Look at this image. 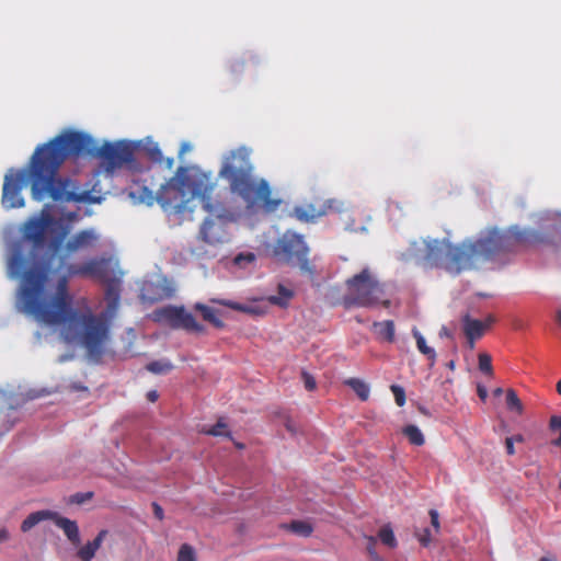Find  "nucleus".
I'll return each mask as SVG.
<instances>
[{"mask_svg": "<svg viewBox=\"0 0 561 561\" xmlns=\"http://www.w3.org/2000/svg\"><path fill=\"white\" fill-rule=\"evenodd\" d=\"M66 237V231H62L61 233H59L53 241V248L54 250H57L59 249V247L61 245L64 239Z\"/></svg>", "mask_w": 561, "mask_h": 561, "instance_id": "nucleus-43", "label": "nucleus"}, {"mask_svg": "<svg viewBox=\"0 0 561 561\" xmlns=\"http://www.w3.org/2000/svg\"><path fill=\"white\" fill-rule=\"evenodd\" d=\"M106 535H107V530H105V529L101 530L92 541H89L85 546H83L82 548H80L78 550V552H77L78 558L81 561H91L94 558L95 552L101 547Z\"/></svg>", "mask_w": 561, "mask_h": 561, "instance_id": "nucleus-16", "label": "nucleus"}, {"mask_svg": "<svg viewBox=\"0 0 561 561\" xmlns=\"http://www.w3.org/2000/svg\"><path fill=\"white\" fill-rule=\"evenodd\" d=\"M96 157L103 160L106 171L113 172L126 165L131 171H139L135 159V146L121 140L104 142L96 147L93 138L82 131L65 130L38 145L25 170L31 187L32 198L42 202L51 199L56 203H83L90 199L89 191H80L77 181L59 175V169L70 157Z\"/></svg>", "mask_w": 561, "mask_h": 561, "instance_id": "nucleus-1", "label": "nucleus"}, {"mask_svg": "<svg viewBox=\"0 0 561 561\" xmlns=\"http://www.w3.org/2000/svg\"><path fill=\"white\" fill-rule=\"evenodd\" d=\"M203 432L211 436H231L230 432L227 431V424L222 420H219L215 425Z\"/></svg>", "mask_w": 561, "mask_h": 561, "instance_id": "nucleus-31", "label": "nucleus"}, {"mask_svg": "<svg viewBox=\"0 0 561 561\" xmlns=\"http://www.w3.org/2000/svg\"><path fill=\"white\" fill-rule=\"evenodd\" d=\"M362 401H367L370 394L369 386L359 378H348L344 381Z\"/></svg>", "mask_w": 561, "mask_h": 561, "instance_id": "nucleus-24", "label": "nucleus"}, {"mask_svg": "<svg viewBox=\"0 0 561 561\" xmlns=\"http://www.w3.org/2000/svg\"><path fill=\"white\" fill-rule=\"evenodd\" d=\"M393 396H394V401L396 403L399 405V407H403L405 404V391L404 389L401 387V386H398V385H392L390 387Z\"/></svg>", "mask_w": 561, "mask_h": 561, "instance_id": "nucleus-33", "label": "nucleus"}, {"mask_svg": "<svg viewBox=\"0 0 561 561\" xmlns=\"http://www.w3.org/2000/svg\"><path fill=\"white\" fill-rule=\"evenodd\" d=\"M211 302L229 307V308H231L233 310H243V307L240 304L233 302V301H230V300L211 299Z\"/></svg>", "mask_w": 561, "mask_h": 561, "instance_id": "nucleus-36", "label": "nucleus"}, {"mask_svg": "<svg viewBox=\"0 0 561 561\" xmlns=\"http://www.w3.org/2000/svg\"><path fill=\"white\" fill-rule=\"evenodd\" d=\"M23 187V174L5 175L2 188V205L7 209L24 206V198L21 195Z\"/></svg>", "mask_w": 561, "mask_h": 561, "instance_id": "nucleus-10", "label": "nucleus"}, {"mask_svg": "<svg viewBox=\"0 0 561 561\" xmlns=\"http://www.w3.org/2000/svg\"><path fill=\"white\" fill-rule=\"evenodd\" d=\"M375 561H383L379 556H376V559H374Z\"/></svg>", "mask_w": 561, "mask_h": 561, "instance_id": "nucleus-57", "label": "nucleus"}, {"mask_svg": "<svg viewBox=\"0 0 561 561\" xmlns=\"http://www.w3.org/2000/svg\"><path fill=\"white\" fill-rule=\"evenodd\" d=\"M539 561H552V560H550V559H548V558H546V557H542V558H540V560H539Z\"/></svg>", "mask_w": 561, "mask_h": 561, "instance_id": "nucleus-56", "label": "nucleus"}, {"mask_svg": "<svg viewBox=\"0 0 561 561\" xmlns=\"http://www.w3.org/2000/svg\"><path fill=\"white\" fill-rule=\"evenodd\" d=\"M75 276L91 277L103 284L117 280L118 263L112 257H93L67 265L66 273L57 280L55 294L50 298L45 295L32 317L41 323L60 325L65 341L80 344L90 358L100 362L110 340V322L104 313L94 314L89 306L81 310L72 308L68 283Z\"/></svg>", "mask_w": 561, "mask_h": 561, "instance_id": "nucleus-2", "label": "nucleus"}, {"mask_svg": "<svg viewBox=\"0 0 561 561\" xmlns=\"http://www.w3.org/2000/svg\"><path fill=\"white\" fill-rule=\"evenodd\" d=\"M505 447H506V453L510 456L514 455L515 454L514 438L506 437V439H505Z\"/></svg>", "mask_w": 561, "mask_h": 561, "instance_id": "nucleus-44", "label": "nucleus"}, {"mask_svg": "<svg viewBox=\"0 0 561 561\" xmlns=\"http://www.w3.org/2000/svg\"><path fill=\"white\" fill-rule=\"evenodd\" d=\"M53 519L55 525L64 530V534L72 545L78 546L80 543L79 527L75 520L58 516L56 513H54Z\"/></svg>", "mask_w": 561, "mask_h": 561, "instance_id": "nucleus-15", "label": "nucleus"}, {"mask_svg": "<svg viewBox=\"0 0 561 561\" xmlns=\"http://www.w3.org/2000/svg\"><path fill=\"white\" fill-rule=\"evenodd\" d=\"M412 333L413 337L415 339L419 352L427 357L430 362L428 366L432 368L435 365L437 357L435 350L426 344L425 337L420 333L417 329H413Z\"/></svg>", "mask_w": 561, "mask_h": 561, "instance_id": "nucleus-21", "label": "nucleus"}, {"mask_svg": "<svg viewBox=\"0 0 561 561\" xmlns=\"http://www.w3.org/2000/svg\"><path fill=\"white\" fill-rule=\"evenodd\" d=\"M248 261V262H253L255 260V255L253 253H247V254H239L236 256L234 259V262L237 264H240L241 261Z\"/></svg>", "mask_w": 561, "mask_h": 561, "instance_id": "nucleus-40", "label": "nucleus"}, {"mask_svg": "<svg viewBox=\"0 0 561 561\" xmlns=\"http://www.w3.org/2000/svg\"><path fill=\"white\" fill-rule=\"evenodd\" d=\"M219 176L228 182L231 193L242 198L248 207L259 206L265 213H274L282 204L280 198L272 197L268 182L254 175L250 151L244 147L225 157Z\"/></svg>", "mask_w": 561, "mask_h": 561, "instance_id": "nucleus-6", "label": "nucleus"}, {"mask_svg": "<svg viewBox=\"0 0 561 561\" xmlns=\"http://www.w3.org/2000/svg\"><path fill=\"white\" fill-rule=\"evenodd\" d=\"M431 524L436 531H439V515L436 510L430 511Z\"/></svg>", "mask_w": 561, "mask_h": 561, "instance_id": "nucleus-38", "label": "nucleus"}, {"mask_svg": "<svg viewBox=\"0 0 561 561\" xmlns=\"http://www.w3.org/2000/svg\"><path fill=\"white\" fill-rule=\"evenodd\" d=\"M402 433L409 439L410 444L414 446H422L425 443L424 435L416 425H407L403 427Z\"/></svg>", "mask_w": 561, "mask_h": 561, "instance_id": "nucleus-26", "label": "nucleus"}, {"mask_svg": "<svg viewBox=\"0 0 561 561\" xmlns=\"http://www.w3.org/2000/svg\"><path fill=\"white\" fill-rule=\"evenodd\" d=\"M54 218L43 213L39 217L26 220L21 238L11 247L8 257V273L12 278H20L15 307L27 316L38 311V302L44 298L46 285L51 274L50 260L43 255L47 233L53 230Z\"/></svg>", "mask_w": 561, "mask_h": 561, "instance_id": "nucleus-4", "label": "nucleus"}, {"mask_svg": "<svg viewBox=\"0 0 561 561\" xmlns=\"http://www.w3.org/2000/svg\"><path fill=\"white\" fill-rule=\"evenodd\" d=\"M301 378L305 385V388L308 391H313L317 388V382L313 376L307 371H302Z\"/></svg>", "mask_w": 561, "mask_h": 561, "instance_id": "nucleus-34", "label": "nucleus"}, {"mask_svg": "<svg viewBox=\"0 0 561 561\" xmlns=\"http://www.w3.org/2000/svg\"><path fill=\"white\" fill-rule=\"evenodd\" d=\"M92 492H87V493H76L71 496V503H76V504H82L84 503L87 500L91 499L92 497Z\"/></svg>", "mask_w": 561, "mask_h": 561, "instance_id": "nucleus-35", "label": "nucleus"}, {"mask_svg": "<svg viewBox=\"0 0 561 561\" xmlns=\"http://www.w3.org/2000/svg\"><path fill=\"white\" fill-rule=\"evenodd\" d=\"M447 366H448L450 369H454V367H455V363L451 360V362H449V363H448V365H447Z\"/></svg>", "mask_w": 561, "mask_h": 561, "instance_id": "nucleus-54", "label": "nucleus"}, {"mask_svg": "<svg viewBox=\"0 0 561 561\" xmlns=\"http://www.w3.org/2000/svg\"><path fill=\"white\" fill-rule=\"evenodd\" d=\"M146 369L152 374H167L173 369L169 360H153L147 364Z\"/></svg>", "mask_w": 561, "mask_h": 561, "instance_id": "nucleus-28", "label": "nucleus"}, {"mask_svg": "<svg viewBox=\"0 0 561 561\" xmlns=\"http://www.w3.org/2000/svg\"><path fill=\"white\" fill-rule=\"evenodd\" d=\"M100 241V234L95 229H84L71 238H69L65 244V252L68 255L75 254L80 251H87L98 245Z\"/></svg>", "mask_w": 561, "mask_h": 561, "instance_id": "nucleus-12", "label": "nucleus"}, {"mask_svg": "<svg viewBox=\"0 0 561 561\" xmlns=\"http://www.w3.org/2000/svg\"><path fill=\"white\" fill-rule=\"evenodd\" d=\"M540 240L534 230H520L517 227L508 230L492 228L478 239H467L453 244L446 239L423 241L422 254L414 253L417 264L425 268L442 267L453 275L477 268L480 263L494 261L503 254L513 252L518 245Z\"/></svg>", "mask_w": 561, "mask_h": 561, "instance_id": "nucleus-3", "label": "nucleus"}, {"mask_svg": "<svg viewBox=\"0 0 561 561\" xmlns=\"http://www.w3.org/2000/svg\"><path fill=\"white\" fill-rule=\"evenodd\" d=\"M495 322V318L493 316H488L485 321H483V323L486 325V329Z\"/></svg>", "mask_w": 561, "mask_h": 561, "instance_id": "nucleus-49", "label": "nucleus"}, {"mask_svg": "<svg viewBox=\"0 0 561 561\" xmlns=\"http://www.w3.org/2000/svg\"><path fill=\"white\" fill-rule=\"evenodd\" d=\"M557 321L561 324V309L557 312Z\"/></svg>", "mask_w": 561, "mask_h": 561, "instance_id": "nucleus-52", "label": "nucleus"}, {"mask_svg": "<svg viewBox=\"0 0 561 561\" xmlns=\"http://www.w3.org/2000/svg\"><path fill=\"white\" fill-rule=\"evenodd\" d=\"M225 207L219 214H209L215 216L216 219L206 218L201 227L199 237L201 239L209 244L221 243L226 239L225 222L222 221Z\"/></svg>", "mask_w": 561, "mask_h": 561, "instance_id": "nucleus-11", "label": "nucleus"}, {"mask_svg": "<svg viewBox=\"0 0 561 561\" xmlns=\"http://www.w3.org/2000/svg\"><path fill=\"white\" fill-rule=\"evenodd\" d=\"M9 533L7 529H0V542L8 540Z\"/></svg>", "mask_w": 561, "mask_h": 561, "instance_id": "nucleus-48", "label": "nucleus"}, {"mask_svg": "<svg viewBox=\"0 0 561 561\" xmlns=\"http://www.w3.org/2000/svg\"><path fill=\"white\" fill-rule=\"evenodd\" d=\"M105 299L107 301V309L110 312H115L118 308L121 297L119 277L117 280L105 283Z\"/></svg>", "mask_w": 561, "mask_h": 561, "instance_id": "nucleus-17", "label": "nucleus"}, {"mask_svg": "<svg viewBox=\"0 0 561 561\" xmlns=\"http://www.w3.org/2000/svg\"><path fill=\"white\" fill-rule=\"evenodd\" d=\"M557 392L561 396V379L557 382Z\"/></svg>", "mask_w": 561, "mask_h": 561, "instance_id": "nucleus-51", "label": "nucleus"}, {"mask_svg": "<svg viewBox=\"0 0 561 561\" xmlns=\"http://www.w3.org/2000/svg\"><path fill=\"white\" fill-rule=\"evenodd\" d=\"M236 446L239 448V449H242L244 446L243 444H240V443H237Z\"/></svg>", "mask_w": 561, "mask_h": 561, "instance_id": "nucleus-55", "label": "nucleus"}, {"mask_svg": "<svg viewBox=\"0 0 561 561\" xmlns=\"http://www.w3.org/2000/svg\"><path fill=\"white\" fill-rule=\"evenodd\" d=\"M274 255L283 262L299 266L302 271H309V248L304 236L291 230L285 231L275 242Z\"/></svg>", "mask_w": 561, "mask_h": 561, "instance_id": "nucleus-8", "label": "nucleus"}, {"mask_svg": "<svg viewBox=\"0 0 561 561\" xmlns=\"http://www.w3.org/2000/svg\"><path fill=\"white\" fill-rule=\"evenodd\" d=\"M347 293L343 297L345 307H373L379 302L388 308L390 300H380L382 286L371 276L368 268L346 280Z\"/></svg>", "mask_w": 561, "mask_h": 561, "instance_id": "nucleus-7", "label": "nucleus"}, {"mask_svg": "<svg viewBox=\"0 0 561 561\" xmlns=\"http://www.w3.org/2000/svg\"><path fill=\"white\" fill-rule=\"evenodd\" d=\"M130 196L135 197L136 196V192L131 191L130 192Z\"/></svg>", "mask_w": 561, "mask_h": 561, "instance_id": "nucleus-58", "label": "nucleus"}, {"mask_svg": "<svg viewBox=\"0 0 561 561\" xmlns=\"http://www.w3.org/2000/svg\"><path fill=\"white\" fill-rule=\"evenodd\" d=\"M462 329L467 340L470 343V347L474 346V341L480 339L486 325L481 320L472 319L469 314L462 317Z\"/></svg>", "mask_w": 561, "mask_h": 561, "instance_id": "nucleus-14", "label": "nucleus"}, {"mask_svg": "<svg viewBox=\"0 0 561 561\" xmlns=\"http://www.w3.org/2000/svg\"><path fill=\"white\" fill-rule=\"evenodd\" d=\"M216 187L217 184L209 173L179 167L175 174L160 187L156 199L167 214L181 219L191 218L193 209L190 203L195 197L201 201L205 211L219 214L222 203L214 196Z\"/></svg>", "mask_w": 561, "mask_h": 561, "instance_id": "nucleus-5", "label": "nucleus"}, {"mask_svg": "<svg viewBox=\"0 0 561 561\" xmlns=\"http://www.w3.org/2000/svg\"><path fill=\"white\" fill-rule=\"evenodd\" d=\"M194 309L196 311H199L203 319L213 324L215 328L222 329L225 327V323L218 317L217 310H215L214 308L206 306L202 302H197L194 305Z\"/></svg>", "mask_w": 561, "mask_h": 561, "instance_id": "nucleus-20", "label": "nucleus"}, {"mask_svg": "<svg viewBox=\"0 0 561 561\" xmlns=\"http://www.w3.org/2000/svg\"><path fill=\"white\" fill-rule=\"evenodd\" d=\"M156 320L167 323L172 329H182L186 332L205 333V327L198 323L195 317L183 306H165L154 311Z\"/></svg>", "mask_w": 561, "mask_h": 561, "instance_id": "nucleus-9", "label": "nucleus"}, {"mask_svg": "<svg viewBox=\"0 0 561 561\" xmlns=\"http://www.w3.org/2000/svg\"><path fill=\"white\" fill-rule=\"evenodd\" d=\"M511 438H514V443L517 442V443H523L524 442V437L523 435L520 434H517L515 436H512Z\"/></svg>", "mask_w": 561, "mask_h": 561, "instance_id": "nucleus-50", "label": "nucleus"}, {"mask_svg": "<svg viewBox=\"0 0 561 561\" xmlns=\"http://www.w3.org/2000/svg\"><path fill=\"white\" fill-rule=\"evenodd\" d=\"M293 296V290L286 288L284 285H278L277 295L270 296L268 301L279 307H286Z\"/></svg>", "mask_w": 561, "mask_h": 561, "instance_id": "nucleus-25", "label": "nucleus"}, {"mask_svg": "<svg viewBox=\"0 0 561 561\" xmlns=\"http://www.w3.org/2000/svg\"><path fill=\"white\" fill-rule=\"evenodd\" d=\"M439 336L440 337H448V339H451L453 337V334L451 332L448 330V328L446 327H442L440 331H439Z\"/></svg>", "mask_w": 561, "mask_h": 561, "instance_id": "nucleus-46", "label": "nucleus"}, {"mask_svg": "<svg viewBox=\"0 0 561 561\" xmlns=\"http://www.w3.org/2000/svg\"><path fill=\"white\" fill-rule=\"evenodd\" d=\"M376 542H377V540L375 537H373V536L368 537L367 551L373 559H376V556H378V553L376 552V549H375Z\"/></svg>", "mask_w": 561, "mask_h": 561, "instance_id": "nucleus-37", "label": "nucleus"}, {"mask_svg": "<svg viewBox=\"0 0 561 561\" xmlns=\"http://www.w3.org/2000/svg\"><path fill=\"white\" fill-rule=\"evenodd\" d=\"M145 151L147 153V156L149 157V159L156 163H160V164H164V167L168 169V170H171L173 164H174V160L173 158H164L163 154H162V151L160 150L159 148V145L157 142H152L150 141L146 147H145Z\"/></svg>", "mask_w": 561, "mask_h": 561, "instance_id": "nucleus-19", "label": "nucleus"}, {"mask_svg": "<svg viewBox=\"0 0 561 561\" xmlns=\"http://www.w3.org/2000/svg\"><path fill=\"white\" fill-rule=\"evenodd\" d=\"M139 197L141 199V202H146L148 204H151V202L153 199L152 192L150 190H148L147 187H142V192L139 195Z\"/></svg>", "mask_w": 561, "mask_h": 561, "instance_id": "nucleus-39", "label": "nucleus"}, {"mask_svg": "<svg viewBox=\"0 0 561 561\" xmlns=\"http://www.w3.org/2000/svg\"><path fill=\"white\" fill-rule=\"evenodd\" d=\"M502 392H503V390H502L501 388H496V389L494 390V394H495V396H501V394H502Z\"/></svg>", "mask_w": 561, "mask_h": 561, "instance_id": "nucleus-53", "label": "nucleus"}, {"mask_svg": "<svg viewBox=\"0 0 561 561\" xmlns=\"http://www.w3.org/2000/svg\"><path fill=\"white\" fill-rule=\"evenodd\" d=\"M506 404L510 410H514L518 413L523 412L522 401L513 389H507L506 391Z\"/></svg>", "mask_w": 561, "mask_h": 561, "instance_id": "nucleus-29", "label": "nucleus"}, {"mask_svg": "<svg viewBox=\"0 0 561 561\" xmlns=\"http://www.w3.org/2000/svg\"><path fill=\"white\" fill-rule=\"evenodd\" d=\"M373 330L377 337L389 343L394 341V323L392 320L376 321L373 323Z\"/></svg>", "mask_w": 561, "mask_h": 561, "instance_id": "nucleus-18", "label": "nucleus"}, {"mask_svg": "<svg viewBox=\"0 0 561 561\" xmlns=\"http://www.w3.org/2000/svg\"><path fill=\"white\" fill-rule=\"evenodd\" d=\"M280 527L304 538L310 537L311 534L313 533V526L306 520H293L287 524H282Z\"/></svg>", "mask_w": 561, "mask_h": 561, "instance_id": "nucleus-22", "label": "nucleus"}, {"mask_svg": "<svg viewBox=\"0 0 561 561\" xmlns=\"http://www.w3.org/2000/svg\"><path fill=\"white\" fill-rule=\"evenodd\" d=\"M378 538L389 548H396L398 545L393 530L389 525H386L379 529Z\"/></svg>", "mask_w": 561, "mask_h": 561, "instance_id": "nucleus-27", "label": "nucleus"}, {"mask_svg": "<svg viewBox=\"0 0 561 561\" xmlns=\"http://www.w3.org/2000/svg\"><path fill=\"white\" fill-rule=\"evenodd\" d=\"M159 398V394L156 390H150L148 393H147V399L150 401V402H156Z\"/></svg>", "mask_w": 561, "mask_h": 561, "instance_id": "nucleus-47", "label": "nucleus"}, {"mask_svg": "<svg viewBox=\"0 0 561 561\" xmlns=\"http://www.w3.org/2000/svg\"><path fill=\"white\" fill-rule=\"evenodd\" d=\"M477 392H478V396H479V398H480L481 400H483V401H484V400L486 399V397H488V390H486V388H485V387H483V386H478V388H477Z\"/></svg>", "mask_w": 561, "mask_h": 561, "instance_id": "nucleus-45", "label": "nucleus"}, {"mask_svg": "<svg viewBox=\"0 0 561 561\" xmlns=\"http://www.w3.org/2000/svg\"><path fill=\"white\" fill-rule=\"evenodd\" d=\"M152 508L154 517L162 520L164 517L163 508L156 502L152 503Z\"/></svg>", "mask_w": 561, "mask_h": 561, "instance_id": "nucleus-41", "label": "nucleus"}, {"mask_svg": "<svg viewBox=\"0 0 561 561\" xmlns=\"http://www.w3.org/2000/svg\"><path fill=\"white\" fill-rule=\"evenodd\" d=\"M420 542L426 547L431 542V531L430 529H424V534L419 538Z\"/></svg>", "mask_w": 561, "mask_h": 561, "instance_id": "nucleus-42", "label": "nucleus"}, {"mask_svg": "<svg viewBox=\"0 0 561 561\" xmlns=\"http://www.w3.org/2000/svg\"><path fill=\"white\" fill-rule=\"evenodd\" d=\"M325 203H310L295 206L290 211L289 216L297 219L300 222H314L317 219L327 215L328 208Z\"/></svg>", "mask_w": 561, "mask_h": 561, "instance_id": "nucleus-13", "label": "nucleus"}, {"mask_svg": "<svg viewBox=\"0 0 561 561\" xmlns=\"http://www.w3.org/2000/svg\"><path fill=\"white\" fill-rule=\"evenodd\" d=\"M478 364H479V369L483 374H485L488 376L493 375L492 358L489 354L480 353L478 356Z\"/></svg>", "mask_w": 561, "mask_h": 561, "instance_id": "nucleus-30", "label": "nucleus"}, {"mask_svg": "<svg viewBox=\"0 0 561 561\" xmlns=\"http://www.w3.org/2000/svg\"><path fill=\"white\" fill-rule=\"evenodd\" d=\"M178 561H196L194 549L187 543L182 545L179 550Z\"/></svg>", "mask_w": 561, "mask_h": 561, "instance_id": "nucleus-32", "label": "nucleus"}, {"mask_svg": "<svg viewBox=\"0 0 561 561\" xmlns=\"http://www.w3.org/2000/svg\"><path fill=\"white\" fill-rule=\"evenodd\" d=\"M54 513L49 511H37L30 514L21 524V530L23 533L30 531L33 527H35L38 523L53 519Z\"/></svg>", "mask_w": 561, "mask_h": 561, "instance_id": "nucleus-23", "label": "nucleus"}]
</instances>
